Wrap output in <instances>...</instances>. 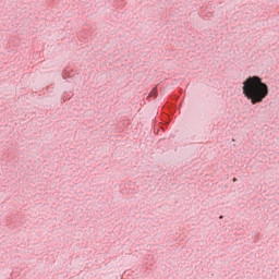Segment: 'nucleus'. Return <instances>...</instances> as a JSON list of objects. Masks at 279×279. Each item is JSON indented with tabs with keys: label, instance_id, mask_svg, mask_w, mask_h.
I'll list each match as a JSON object with an SVG mask.
<instances>
[{
	"label": "nucleus",
	"instance_id": "obj_2",
	"mask_svg": "<svg viewBox=\"0 0 279 279\" xmlns=\"http://www.w3.org/2000/svg\"><path fill=\"white\" fill-rule=\"evenodd\" d=\"M154 95H156V88H154V89L151 90V93H150V96H154Z\"/></svg>",
	"mask_w": 279,
	"mask_h": 279
},
{
	"label": "nucleus",
	"instance_id": "obj_4",
	"mask_svg": "<svg viewBox=\"0 0 279 279\" xmlns=\"http://www.w3.org/2000/svg\"><path fill=\"white\" fill-rule=\"evenodd\" d=\"M220 219H223V216H220Z\"/></svg>",
	"mask_w": 279,
	"mask_h": 279
},
{
	"label": "nucleus",
	"instance_id": "obj_3",
	"mask_svg": "<svg viewBox=\"0 0 279 279\" xmlns=\"http://www.w3.org/2000/svg\"><path fill=\"white\" fill-rule=\"evenodd\" d=\"M233 182H236V178H233Z\"/></svg>",
	"mask_w": 279,
	"mask_h": 279
},
{
	"label": "nucleus",
	"instance_id": "obj_1",
	"mask_svg": "<svg viewBox=\"0 0 279 279\" xmlns=\"http://www.w3.org/2000/svg\"><path fill=\"white\" fill-rule=\"evenodd\" d=\"M242 93L253 106L262 104L269 95V87L263 83V78L258 76H250L243 82Z\"/></svg>",
	"mask_w": 279,
	"mask_h": 279
}]
</instances>
